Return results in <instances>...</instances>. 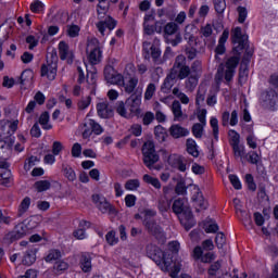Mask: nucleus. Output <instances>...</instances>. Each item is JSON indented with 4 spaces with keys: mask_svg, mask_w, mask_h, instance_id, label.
Returning a JSON list of instances; mask_svg holds the SVG:
<instances>
[{
    "mask_svg": "<svg viewBox=\"0 0 278 278\" xmlns=\"http://www.w3.org/2000/svg\"><path fill=\"white\" fill-rule=\"evenodd\" d=\"M231 39L235 45V54L226 61V70L225 64L223 63L218 66L215 75L217 84H220L224 78L226 81H231V79H233L236 68L238 67V64H240V51H242L244 47H247V42H249V36L242 34L241 27H236L232 30Z\"/></svg>",
    "mask_w": 278,
    "mask_h": 278,
    "instance_id": "obj_1",
    "label": "nucleus"
},
{
    "mask_svg": "<svg viewBox=\"0 0 278 278\" xmlns=\"http://www.w3.org/2000/svg\"><path fill=\"white\" fill-rule=\"evenodd\" d=\"M146 251L148 257H150L163 273H170L169 277L177 278V275H179V266L173 265V253L164 252L153 244L147 245Z\"/></svg>",
    "mask_w": 278,
    "mask_h": 278,
    "instance_id": "obj_2",
    "label": "nucleus"
},
{
    "mask_svg": "<svg viewBox=\"0 0 278 278\" xmlns=\"http://www.w3.org/2000/svg\"><path fill=\"white\" fill-rule=\"evenodd\" d=\"M188 75H190V66L187 64L186 55L179 54L176 56L169 74L166 76L161 86V92L168 94V92H170L172 88L175 86V80L186 79Z\"/></svg>",
    "mask_w": 278,
    "mask_h": 278,
    "instance_id": "obj_3",
    "label": "nucleus"
},
{
    "mask_svg": "<svg viewBox=\"0 0 278 278\" xmlns=\"http://www.w3.org/2000/svg\"><path fill=\"white\" fill-rule=\"evenodd\" d=\"M98 1H99V4L97 7L98 8L97 11H98V16L99 18H101V21L97 24V27L100 34L102 36H105V29H109V31H112V29L116 27V22L110 15L103 16L108 12V10H110V3H106L108 0H98Z\"/></svg>",
    "mask_w": 278,
    "mask_h": 278,
    "instance_id": "obj_4",
    "label": "nucleus"
},
{
    "mask_svg": "<svg viewBox=\"0 0 278 278\" xmlns=\"http://www.w3.org/2000/svg\"><path fill=\"white\" fill-rule=\"evenodd\" d=\"M142 155H143V164L149 168V170H154L155 164L160 162V154L155 151V143L151 140H148L142 146Z\"/></svg>",
    "mask_w": 278,
    "mask_h": 278,
    "instance_id": "obj_5",
    "label": "nucleus"
},
{
    "mask_svg": "<svg viewBox=\"0 0 278 278\" xmlns=\"http://www.w3.org/2000/svg\"><path fill=\"white\" fill-rule=\"evenodd\" d=\"M58 51L48 52L47 62L41 65V77H47V79L53 81L58 76Z\"/></svg>",
    "mask_w": 278,
    "mask_h": 278,
    "instance_id": "obj_6",
    "label": "nucleus"
},
{
    "mask_svg": "<svg viewBox=\"0 0 278 278\" xmlns=\"http://www.w3.org/2000/svg\"><path fill=\"white\" fill-rule=\"evenodd\" d=\"M86 51L88 53V61L93 66L99 64L103 58V51H101V43L99 39L91 37L87 40Z\"/></svg>",
    "mask_w": 278,
    "mask_h": 278,
    "instance_id": "obj_7",
    "label": "nucleus"
},
{
    "mask_svg": "<svg viewBox=\"0 0 278 278\" xmlns=\"http://www.w3.org/2000/svg\"><path fill=\"white\" fill-rule=\"evenodd\" d=\"M143 225L150 236H153L156 240L164 242L166 240V232H164V228L156 223L155 219H144Z\"/></svg>",
    "mask_w": 278,
    "mask_h": 278,
    "instance_id": "obj_8",
    "label": "nucleus"
},
{
    "mask_svg": "<svg viewBox=\"0 0 278 278\" xmlns=\"http://www.w3.org/2000/svg\"><path fill=\"white\" fill-rule=\"evenodd\" d=\"M278 96L275 89H269L261 94V103L265 110H277Z\"/></svg>",
    "mask_w": 278,
    "mask_h": 278,
    "instance_id": "obj_9",
    "label": "nucleus"
},
{
    "mask_svg": "<svg viewBox=\"0 0 278 278\" xmlns=\"http://www.w3.org/2000/svg\"><path fill=\"white\" fill-rule=\"evenodd\" d=\"M92 201L102 214H116V208H114L112 204L108 202V199H105V197L93 194Z\"/></svg>",
    "mask_w": 278,
    "mask_h": 278,
    "instance_id": "obj_10",
    "label": "nucleus"
},
{
    "mask_svg": "<svg viewBox=\"0 0 278 278\" xmlns=\"http://www.w3.org/2000/svg\"><path fill=\"white\" fill-rule=\"evenodd\" d=\"M58 50L60 60L66 61L68 64H73L75 61V51L71 49V46H68L66 41H60Z\"/></svg>",
    "mask_w": 278,
    "mask_h": 278,
    "instance_id": "obj_11",
    "label": "nucleus"
},
{
    "mask_svg": "<svg viewBox=\"0 0 278 278\" xmlns=\"http://www.w3.org/2000/svg\"><path fill=\"white\" fill-rule=\"evenodd\" d=\"M141 103H142V91H135L126 100V105H128L131 114H140Z\"/></svg>",
    "mask_w": 278,
    "mask_h": 278,
    "instance_id": "obj_12",
    "label": "nucleus"
},
{
    "mask_svg": "<svg viewBox=\"0 0 278 278\" xmlns=\"http://www.w3.org/2000/svg\"><path fill=\"white\" fill-rule=\"evenodd\" d=\"M201 38H204V45L208 48L216 45V37H214V26L206 24L200 28Z\"/></svg>",
    "mask_w": 278,
    "mask_h": 278,
    "instance_id": "obj_13",
    "label": "nucleus"
},
{
    "mask_svg": "<svg viewBox=\"0 0 278 278\" xmlns=\"http://www.w3.org/2000/svg\"><path fill=\"white\" fill-rule=\"evenodd\" d=\"M172 210L174 214L179 216L180 214H186L188 220L192 223V212L188 210V206H186V199L178 198L174 201L172 205Z\"/></svg>",
    "mask_w": 278,
    "mask_h": 278,
    "instance_id": "obj_14",
    "label": "nucleus"
},
{
    "mask_svg": "<svg viewBox=\"0 0 278 278\" xmlns=\"http://www.w3.org/2000/svg\"><path fill=\"white\" fill-rule=\"evenodd\" d=\"M104 78L108 84H113L115 86H118V84H123V76L117 73V71L114 70V66L112 65H106L104 67Z\"/></svg>",
    "mask_w": 278,
    "mask_h": 278,
    "instance_id": "obj_15",
    "label": "nucleus"
},
{
    "mask_svg": "<svg viewBox=\"0 0 278 278\" xmlns=\"http://www.w3.org/2000/svg\"><path fill=\"white\" fill-rule=\"evenodd\" d=\"M28 228L25 224H18L15 226V229L11 232H9L4 240H8L10 243L14 242L16 240H21L23 236H27Z\"/></svg>",
    "mask_w": 278,
    "mask_h": 278,
    "instance_id": "obj_16",
    "label": "nucleus"
},
{
    "mask_svg": "<svg viewBox=\"0 0 278 278\" xmlns=\"http://www.w3.org/2000/svg\"><path fill=\"white\" fill-rule=\"evenodd\" d=\"M193 257L194 260H201L203 264H210L216 260V254L214 252L203 254V248L198 245L193 249Z\"/></svg>",
    "mask_w": 278,
    "mask_h": 278,
    "instance_id": "obj_17",
    "label": "nucleus"
},
{
    "mask_svg": "<svg viewBox=\"0 0 278 278\" xmlns=\"http://www.w3.org/2000/svg\"><path fill=\"white\" fill-rule=\"evenodd\" d=\"M138 77H130L128 81L125 83V78L122 76V83L117 84L121 88H124V91L127 94H134V92H138L136 88L138 87Z\"/></svg>",
    "mask_w": 278,
    "mask_h": 278,
    "instance_id": "obj_18",
    "label": "nucleus"
},
{
    "mask_svg": "<svg viewBox=\"0 0 278 278\" xmlns=\"http://www.w3.org/2000/svg\"><path fill=\"white\" fill-rule=\"evenodd\" d=\"M192 201L197 212H201V210H207V201H205V198H203V193L199 190V188H195V192L192 195Z\"/></svg>",
    "mask_w": 278,
    "mask_h": 278,
    "instance_id": "obj_19",
    "label": "nucleus"
},
{
    "mask_svg": "<svg viewBox=\"0 0 278 278\" xmlns=\"http://www.w3.org/2000/svg\"><path fill=\"white\" fill-rule=\"evenodd\" d=\"M86 229H90V222L80 220L78 228L73 232L74 238H76V240H86L88 238Z\"/></svg>",
    "mask_w": 278,
    "mask_h": 278,
    "instance_id": "obj_20",
    "label": "nucleus"
},
{
    "mask_svg": "<svg viewBox=\"0 0 278 278\" xmlns=\"http://www.w3.org/2000/svg\"><path fill=\"white\" fill-rule=\"evenodd\" d=\"M207 273L210 278H222L225 275V271L223 270V260L211 264Z\"/></svg>",
    "mask_w": 278,
    "mask_h": 278,
    "instance_id": "obj_21",
    "label": "nucleus"
},
{
    "mask_svg": "<svg viewBox=\"0 0 278 278\" xmlns=\"http://www.w3.org/2000/svg\"><path fill=\"white\" fill-rule=\"evenodd\" d=\"M79 266L83 273L92 271V255L88 252H84L79 258Z\"/></svg>",
    "mask_w": 278,
    "mask_h": 278,
    "instance_id": "obj_22",
    "label": "nucleus"
},
{
    "mask_svg": "<svg viewBox=\"0 0 278 278\" xmlns=\"http://www.w3.org/2000/svg\"><path fill=\"white\" fill-rule=\"evenodd\" d=\"M194 26L192 25H187L185 27L184 38L187 41V47H197L198 38L194 36V34H192Z\"/></svg>",
    "mask_w": 278,
    "mask_h": 278,
    "instance_id": "obj_23",
    "label": "nucleus"
},
{
    "mask_svg": "<svg viewBox=\"0 0 278 278\" xmlns=\"http://www.w3.org/2000/svg\"><path fill=\"white\" fill-rule=\"evenodd\" d=\"M169 134L173 138H185L186 136H190V130L179 126V124H175L170 126Z\"/></svg>",
    "mask_w": 278,
    "mask_h": 278,
    "instance_id": "obj_24",
    "label": "nucleus"
},
{
    "mask_svg": "<svg viewBox=\"0 0 278 278\" xmlns=\"http://www.w3.org/2000/svg\"><path fill=\"white\" fill-rule=\"evenodd\" d=\"M197 86H199V74H189L185 80L187 92H194Z\"/></svg>",
    "mask_w": 278,
    "mask_h": 278,
    "instance_id": "obj_25",
    "label": "nucleus"
},
{
    "mask_svg": "<svg viewBox=\"0 0 278 278\" xmlns=\"http://www.w3.org/2000/svg\"><path fill=\"white\" fill-rule=\"evenodd\" d=\"M169 164H172L174 168H177V170H180V173H186V170L188 169L186 159H184L182 156H172L169 159Z\"/></svg>",
    "mask_w": 278,
    "mask_h": 278,
    "instance_id": "obj_26",
    "label": "nucleus"
},
{
    "mask_svg": "<svg viewBox=\"0 0 278 278\" xmlns=\"http://www.w3.org/2000/svg\"><path fill=\"white\" fill-rule=\"evenodd\" d=\"M97 112L100 118H110V116L113 114V111L108 105V102H99L97 104Z\"/></svg>",
    "mask_w": 278,
    "mask_h": 278,
    "instance_id": "obj_27",
    "label": "nucleus"
},
{
    "mask_svg": "<svg viewBox=\"0 0 278 278\" xmlns=\"http://www.w3.org/2000/svg\"><path fill=\"white\" fill-rule=\"evenodd\" d=\"M62 258V252L58 249H52L48 252V254L45 256V261L48 264H55V262H60Z\"/></svg>",
    "mask_w": 278,
    "mask_h": 278,
    "instance_id": "obj_28",
    "label": "nucleus"
},
{
    "mask_svg": "<svg viewBox=\"0 0 278 278\" xmlns=\"http://www.w3.org/2000/svg\"><path fill=\"white\" fill-rule=\"evenodd\" d=\"M170 109L174 114V121H184V111H181V102L179 100H175Z\"/></svg>",
    "mask_w": 278,
    "mask_h": 278,
    "instance_id": "obj_29",
    "label": "nucleus"
},
{
    "mask_svg": "<svg viewBox=\"0 0 278 278\" xmlns=\"http://www.w3.org/2000/svg\"><path fill=\"white\" fill-rule=\"evenodd\" d=\"M66 270H68V263H66V261L59 260L53 264L52 273H54V275H63Z\"/></svg>",
    "mask_w": 278,
    "mask_h": 278,
    "instance_id": "obj_30",
    "label": "nucleus"
},
{
    "mask_svg": "<svg viewBox=\"0 0 278 278\" xmlns=\"http://www.w3.org/2000/svg\"><path fill=\"white\" fill-rule=\"evenodd\" d=\"M186 147L189 155H192V157L199 156V146L197 144V141L194 139H187Z\"/></svg>",
    "mask_w": 278,
    "mask_h": 278,
    "instance_id": "obj_31",
    "label": "nucleus"
},
{
    "mask_svg": "<svg viewBox=\"0 0 278 278\" xmlns=\"http://www.w3.org/2000/svg\"><path fill=\"white\" fill-rule=\"evenodd\" d=\"M154 136L159 142H166V139L168 138V132L166 131V128H164L162 125H157L154 128Z\"/></svg>",
    "mask_w": 278,
    "mask_h": 278,
    "instance_id": "obj_32",
    "label": "nucleus"
},
{
    "mask_svg": "<svg viewBox=\"0 0 278 278\" xmlns=\"http://www.w3.org/2000/svg\"><path fill=\"white\" fill-rule=\"evenodd\" d=\"M62 173L68 181L77 179V174H75V169L71 165L62 164Z\"/></svg>",
    "mask_w": 278,
    "mask_h": 278,
    "instance_id": "obj_33",
    "label": "nucleus"
},
{
    "mask_svg": "<svg viewBox=\"0 0 278 278\" xmlns=\"http://www.w3.org/2000/svg\"><path fill=\"white\" fill-rule=\"evenodd\" d=\"M177 31H179V25L175 22H169L164 26L165 38H168V36H175Z\"/></svg>",
    "mask_w": 278,
    "mask_h": 278,
    "instance_id": "obj_34",
    "label": "nucleus"
},
{
    "mask_svg": "<svg viewBox=\"0 0 278 278\" xmlns=\"http://www.w3.org/2000/svg\"><path fill=\"white\" fill-rule=\"evenodd\" d=\"M50 115L49 112H43L39 117V125H41L42 129H46L47 131L49 129H53V125L49 124Z\"/></svg>",
    "mask_w": 278,
    "mask_h": 278,
    "instance_id": "obj_35",
    "label": "nucleus"
},
{
    "mask_svg": "<svg viewBox=\"0 0 278 278\" xmlns=\"http://www.w3.org/2000/svg\"><path fill=\"white\" fill-rule=\"evenodd\" d=\"M173 94L176 99H179L182 105H188V103H190V98H188V96L184 93L179 88L175 87L173 89Z\"/></svg>",
    "mask_w": 278,
    "mask_h": 278,
    "instance_id": "obj_36",
    "label": "nucleus"
},
{
    "mask_svg": "<svg viewBox=\"0 0 278 278\" xmlns=\"http://www.w3.org/2000/svg\"><path fill=\"white\" fill-rule=\"evenodd\" d=\"M232 148V152L235 157L238 160V157H240V162H242V164H244V155H247V152L244 151V146H231Z\"/></svg>",
    "mask_w": 278,
    "mask_h": 278,
    "instance_id": "obj_37",
    "label": "nucleus"
},
{
    "mask_svg": "<svg viewBox=\"0 0 278 278\" xmlns=\"http://www.w3.org/2000/svg\"><path fill=\"white\" fill-rule=\"evenodd\" d=\"M29 205H31V199L29 197L24 198L17 211V216L20 218L23 216V214H25V212L29 210Z\"/></svg>",
    "mask_w": 278,
    "mask_h": 278,
    "instance_id": "obj_38",
    "label": "nucleus"
},
{
    "mask_svg": "<svg viewBox=\"0 0 278 278\" xmlns=\"http://www.w3.org/2000/svg\"><path fill=\"white\" fill-rule=\"evenodd\" d=\"M143 181L146 184H150L151 186H153V188H156V190H160V188H162V184L160 182V179L149 174L143 175Z\"/></svg>",
    "mask_w": 278,
    "mask_h": 278,
    "instance_id": "obj_39",
    "label": "nucleus"
},
{
    "mask_svg": "<svg viewBox=\"0 0 278 278\" xmlns=\"http://www.w3.org/2000/svg\"><path fill=\"white\" fill-rule=\"evenodd\" d=\"M155 90H157V86L154 83L148 84L144 92V101H151L155 94Z\"/></svg>",
    "mask_w": 278,
    "mask_h": 278,
    "instance_id": "obj_40",
    "label": "nucleus"
},
{
    "mask_svg": "<svg viewBox=\"0 0 278 278\" xmlns=\"http://www.w3.org/2000/svg\"><path fill=\"white\" fill-rule=\"evenodd\" d=\"M87 127H91L92 134H96V136H101V134H103V127L94 122V119H87Z\"/></svg>",
    "mask_w": 278,
    "mask_h": 278,
    "instance_id": "obj_41",
    "label": "nucleus"
},
{
    "mask_svg": "<svg viewBox=\"0 0 278 278\" xmlns=\"http://www.w3.org/2000/svg\"><path fill=\"white\" fill-rule=\"evenodd\" d=\"M36 262V253L34 251H27L23 257L22 264L24 266H31Z\"/></svg>",
    "mask_w": 278,
    "mask_h": 278,
    "instance_id": "obj_42",
    "label": "nucleus"
},
{
    "mask_svg": "<svg viewBox=\"0 0 278 278\" xmlns=\"http://www.w3.org/2000/svg\"><path fill=\"white\" fill-rule=\"evenodd\" d=\"M35 188L39 192H47L51 188V182L49 180H39L35 182Z\"/></svg>",
    "mask_w": 278,
    "mask_h": 278,
    "instance_id": "obj_43",
    "label": "nucleus"
},
{
    "mask_svg": "<svg viewBox=\"0 0 278 278\" xmlns=\"http://www.w3.org/2000/svg\"><path fill=\"white\" fill-rule=\"evenodd\" d=\"M203 127H205V125L201 124V123H195L193 126H192V135L194 136V138H203Z\"/></svg>",
    "mask_w": 278,
    "mask_h": 278,
    "instance_id": "obj_44",
    "label": "nucleus"
},
{
    "mask_svg": "<svg viewBox=\"0 0 278 278\" xmlns=\"http://www.w3.org/2000/svg\"><path fill=\"white\" fill-rule=\"evenodd\" d=\"M140 188V180L138 179H129L125 184V189L129 191H136Z\"/></svg>",
    "mask_w": 278,
    "mask_h": 278,
    "instance_id": "obj_45",
    "label": "nucleus"
},
{
    "mask_svg": "<svg viewBox=\"0 0 278 278\" xmlns=\"http://www.w3.org/2000/svg\"><path fill=\"white\" fill-rule=\"evenodd\" d=\"M214 9L217 14H223L227 10V2L225 0H213Z\"/></svg>",
    "mask_w": 278,
    "mask_h": 278,
    "instance_id": "obj_46",
    "label": "nucleus"
},
{
    "mask_svg": "<svg viewBox=\"0 0 278 278\" xmlns=\"http://www.w3.org/2000/svg\"><path fill=\"white\" fill-rule=\"evenodd\" d=\"M159 210L160 212H168L170 210V201L166 197L159 200Z\"/></svg>",
    "mask_w": 278,
    "mask_h": 278,
    "instance_id": "obj_47",
    "label": "nucleus"
},
{
    "mask_svg": "<svg viewBox=\"0 0 278 278\" xmlns=\"http://www.w3.org/2000/svg\"><path fill=\"white\" fill-rule=\"evenodd\" d=\"M197 53H199V51H197L194 46H185V54L188 60H194V58H197Z\"/></svg>",
    "mask_w": 278,
    "mask_h": 278,
    "instance_id": "obj_48",
    "label": "nucleus"
},
{
    "mask_svg": "<svg viewBox=\"0 0 278 278\" xmlns=\"http://www.w3.org/2000/svg\"><path fill=\"white\" fill-rule=\"evenodd\" d=\"M105 240L110 247H114L115 244H118V237H116V232L109 231L105 236Z\"/></svg>",
    "mask_w": 278,
    "mask_h": 278,
    "instance_id": "obj_49",
    "label": "nucleus"
},
{
    "mask_svg": "<svg viewBox=\"0 0 278 278\" xmlns=\"http://www.w3.org/2000/svg\"><path fill=\"white\" fill-rule=\"evenodd\" d=\"M155 121V114L151 111H147L144 114H143V117H142V123L143 125L146 126H149L151 125V123H153Z\"/></svg>",
    "mask_w": 278,
    "mask_h": 278,
    "instance_id": "obj_50",
    "label": "nucleus"
},
{
    "mask_svg": "<svg viewBox=\"0 0 278 278\" xmlns=\"http://www.w3.org/2000/svg\"><path fill=\"white\" fill-rule=\"evenodd\" d=\"M229 137H230V147H236L240 144V134L236 130H229Z\"/></svg>",
    "mask_w": 278,
    "mask_h": 278,
    "instance_id": "obj_51",
    "label": "nucleus"
},
{
    "mask_svg": "<svg viewBox=\"0 0 278 278\" xmlns=\"http://www.w3.org/2000/svg\"><path fill=\"white\" fill-rule=\"evenodd\" d=\"M30 10L35 14H38L39 12H42L45 10V4L41 1H39V0H35L30 4Z\"/></svg>",
    "mask_w": 278,
    "mask_h": 278,
    "instance_id": "obj_52",
    "label": "nucleus"
},
{
    "mask_svg": "<svg viewBox=\"0 0 278 278\" xmlns=\"http://www.w3.org/2000/svg\"><path fill=\"white\" fill-rule=\"evenodd\" d=\"M237 12L239 14L238 21L239 23H244L247 21V16H249V11L244 7H238Z\"/></svg>",
    "mask_w": 278,
    "mask_h": 278,
    "instance_id": "obj_53",
    "label": "nucleus"
},
{
    "mask_svg": "<svg viewBox=\"0 0 278 278\" xmlns=\"http://www.w3.org/2000/svg\"><path fill=\"white\" fill-rule=\"evenodd\" d=\"M79 31H81V28H79L77 25L67 26V35L70 38H77V36H79Z\"/></svg>",
    "mask_w": 278,
    "mask_h": 278,
    "instance_id": "obj_54",
    "label": "nucleus"
},
{
    "mask_svg": "<svg viewBox=\"0 0 278 278\" xmlns=\"http://www.w3.org/2000/svg\"><path fill=\"white\" fill-rule=\"evenodd\" d=\"M225 242H227V239L225 238V233L217 232L215 237V244L217 249H223V247H225Z\"/></svg>",
    "mask_w": 278,
    "mask_h": 278,
    "instance_id": "obj_55",
    "label": "nucleus"
},
{
    "mask_svg": "<svg viewBox=\"0 0 278 278\" xmlns=\"http://www.w3.org/2000/svg\"><path fill=\"white\" fill-rule=\"evenodd\" d=\"M201 66H202V62L200 60H195L191 64V67H189L190 75H199V73H201Z\"/></svg>",
    "mask_w": 278,
    "mask_h": 278,
    "instance_id": "obj_56",
    "label": "nucleus"
},
{
    "mask_svg": "<svg viewBox=\"0 0 278 278\" xmlns=\"http://www.w3.org/2000/svg\"><path fill=\"white\" fill-rule=\"evenodd\" d=\"M248 162H250V164H258L260 162V154H257V152L255 151H250L247 155H245Z\"/></svg>",
    "mask_w": 278,
    "mask_h": 278,
    "instance_id": "obj_57",
    "label": "nucleus"
},
{
    "mask_svg": "<svg viewBox=\"0 0 278 278\" xmlns=\"http://www.w3.org/2000/svg\"><path fill=\"white\" fill-rule=\"evenodd\" d=\"M90 103H92V98L90 96L85 97L78 102V109L86 110L90 106Z\"/></svg>",
    "mask_w": 278,
    "mask_h": 278,
    "instance_id": "obj_58",
    "label": "nucleus"
},
{
    "mask_svg": "<svg viewBox=\"0 0 278 278\" xmlns=\"http://www.w3.org/2000/svg\"><path fill=\"white\" fill-rule=\"evenodd\" d=\"M211 127L213 129V136L215 140H218V118L212 117L211 121Z\"/></svg>",
    "mask_w": 278,
    "mask_h": 278,
    "instance_id": "obj_59",
    "label": "nucleus"
},
{
    "mask_svg": "<svg viewBox=\"0 0 278 278\" xmlns=\"http://www.w3.org/2000/svg\"><path fill=\"white\" fill-rule=\"evenodd\" d=\"M88 119L83 124V138L88 139L92 136V127H88Z\"/></svg>",
    "mask_w": 278,
    "mask_h": 278,
    "instance_id": "obj_60",
    "label": "nucleus"
},
{
    "mask_svg": "<svg viewBox=\"0 0 278 278\" xmlns=\"http://www.w3.org/2000/svg\"><path fill=\"white\" fill-rule=\"evenodd\" d=\"M116 112L119 116L127 118V109H125V102L119 101L117 102Z\"/></svg>",
    "mask_w": 278,
    "mask_h": 278,
    "instance_id": "obj_61",
    "label": "nucleus"
},
{
    "mask_svg": "<svg viewBox=\"0 0 278 278\" xmlns=\"http://www.w3.org/2000/svg\"><path fill=\"white\" fill-rule=\"evenodd\" d=\"M136 201H138V198L134 194H127L125 197V205L126 207H134L136 205Z\"/></svg>",
    "mask_w": 278,
    "mask_h": 278,
    "instance_id": "obj_62",
    "label": "nucleus"
},
{
    "mask_svg": "<svg viewBox=\"0 0 278 278\" xmlns=\"http://www.w3.org/2000/svg\"><path fill=\"white\" fill-rule=\"evenodd\" d=\"M175 192H176V194H181V195L187 194L188 189L186 188V182H181V181L178 182L176 185Z\"/></svg>",
    "mask_w": 278,
    "mask_h": 278,
    "instance_id": "obj_63",
    "label": "nucleus"
},
{
    "mask_svg": "<svg viewBox=\"0 0 278 278\" xmlns=\"http://www.w3.org/2000/svg\"><path fill=\"white\" fill-rule=\"evenodd\" d=\"M18 278H38V271H36V269H27L25 275H22Z\"/></svg>",
    "mask_w": 278,
    "mask_h": 278,
    "instance_id": "obj_64",
    "label": "nucleus"
}]
</instances>
